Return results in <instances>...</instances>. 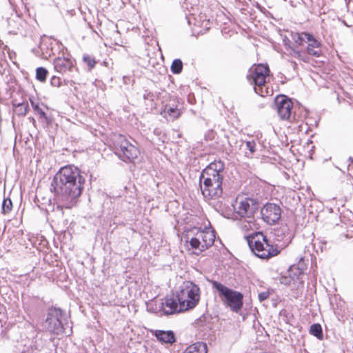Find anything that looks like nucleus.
<instances>
[{
  "label": "nucleus",
  "mask_w": 353,
  "mask_h": 353,
  "mask_svg": "<svg viewBox=\"0 0 353 353\" xmlns=\"http://www.w3.org/2000/svg\"><path fill=\"white\" fill-rule=\"evenodd\" d=\"M84 183L85 178L77 167L68 165L61 168L51 182L50 191L54 193L57 203L56 208L52 210L62 216L63 208L70 209L75 205Z\"/></svg>",
  "instance_id": "1"
},
{
  "label": "nucleus",
  "mask_w": 353,
  "mask_h": 353,
  "mask_svg": "<svg viewBox=\"0 0 353 353\" xmlns=\"http://www.w3.org/2000/svg\"><path fill=\"white\" fill-rule=\"evenodd\" d=\"M246 239L252 252L259 258L268 259L279 253V250L274 248L261 232H254L248 236Z\"/></svg>",
  "instance_id": "2"
},
{
  "label": "nucleus",
  "mask_w": 353,
  "mask_h": 353,
  "mask_svg": "<svg viewBox=\"0 0 353 353\" xmlns=\"http://www.w3.org/2000/svg\"><path fill=\"white\" fill-rule=\"evenodd\" d=\"M176 297L181 305V310L185 311L192 309L198 304L200 299V289L192 281H185L179 287Z\"/></svg>",
  "instance_id": "3"
},
{
  "label": "nucleus",
  "mask_w": 353,
  "mask_h": 353,
  "mask_svg": "<svg viewBox=\"0 0 353 353\" xmlns=\"http://www.w3.org/2000/svg\"><path fill=\"white\" fill-rule=\"evenodd\" d=\"M211 284L232 312H238L243 307V295L241 292L229 288L216 281H212Z\"/></svg>",
  "instance_id": "4"
},
{
  "label": "nucleus",
  "mask_w": 353,
  "mask_h": 353,
  "mask_svg": "<svg viewBox=\"0 0 353 353\" xmlns=\"http://www.w3.org/2000/svg\"><path fill=\"white\" fill-rule=\"evenodd\" d=\"M270 69L268 65L259 64L250 70L248 76L249 81L254 85V92L261 97H265L270 92L266 86V78Z\"/></svg>",
  "instance_id": "5"
},
{
  "label": "nucleus",
  "mask_w": 353,
  "mask_h": 353,
  "mask_svg": "<svg viewBox=\"0 0 353 353\" xmlns=\"http://www.w3.org/2000/svg\"><path fill=\"white\" fill-rule=\"evenodd\" d=\"M115 154L125 163H134L140 151L137 146L131 143L125 137L119 135L114 143Z\"/></svg>",
  "instance_id": "6"
},
{
  "label": "nucleus",
  "mask_w": 353,
  "mask_h": 353,
  "mask_svg": "<svg viewBox=\"0 0 353 353\" xmlns=\"http://www.w3.org/2000/svg\"><path fill=\"white\" fill-rule=\"evenodd\" d=\"M64 320V313L60 308L51 307L48 310L44 327L51 334H63L65 330Z\"/></svg>",
  "instance_id": "7"
},
{
  "label": "nucleus",
  "mask_w": 353,
  "mask_h": 353,
  "mask_svg": "<svg viewBox=\"0 0 353 353\" xmlns=\"http://www.w3.org/2000/svg\"><path fill=\"white\" fill-rule=\"evenodd\" d=\"M238 206L234 208L235 213L241 218H243L248 223L254 221V214L259 209V203L254 199L245 198L237 203Z\"/></svg>",
  "instance_id": "8"
},
{
  "label": "nucleus",
  "mask_w": 353,
  "mask_h": 353,
  "mask_svg": "<svg viewBox=\"0 0 353 353\" xmlns=\"http://www.w3.org/2000/svg\"><path fill=\"white\" fill-rule=\"evenodd\" d=\"M224 163L221 160H215L211 162L205 169H203L199 176V182L202 183L203 179H211L212 181H221L223 182L224 170Z\"/></svg>",
  "instance_id": "9"
},
{
  "label": "nucleus",
  "mask_w": 353,
  "mask_h": 353,
  "mask_svg": "<svg viewBox=\"0 0 353 353\" xmlns=\"http://www.w3.org/2000/svg\"><path fill=\"white\" fill-rule=\"evenodd\" d=\"M54 70L62 74H68L71 78L79 76V70L75 61L68 57H57L53 61Z\"/></svg>",
  "instance_id": "10"
},
{
  "label": "nucleus",
  "mask_w": 353,
  "mask_h": 353,
  "mask_svg": "<svg viewBox=\"0 0 353 353\" xmlns=\"http://www.w3.org/2000/svg\"><path fill=\"white\" fill-rule=\"evenodd\" d=\"M223 182L221 181H212L211 179H203L199 182L201 191L203 196L209 199H215L221 196L223 193Z\"/></svg>",
  "instance_id": "11"
},
{
  "label": "nucleus",
  "mask_w": 353,
  "mask_h": 353,
  "mask_svg": "<svg viewBox=\"0 0 353 353\" xmlns=\"http://www.w3.org/2000/svg\"><path fill=\"white\" fill-rule=\"evenodd\" d=\"M275 104L278 114L282 120L292 121L295 119L292 114L293 102L285 96L277 97L275 99Z\"/></svg>",
  "instance_id": "12"
},
{
  "label": "nucleus",
  "mask_w": 353,
  "mask_h": 353,
  "mask_svg": "<svg viewBox=\"0 0 353 353\" xmlns=\"http://www.w3.org/2000/svg\"><path fill=\"white\" fill-rule=\"evenodd\" d=\"M262 219L270 225L276 223L281 216V209L279 205L268 203L261 210Z\"/></svg>",
  "instance_id": "13"
},
{
  "label": "nucleus",
  "mask_w": 353,
  "mask_h": 353,
  "mask_svg": "<svg viewBox=\"0 0 353 353\" xmlns=\"http://www.w3.org/2000/svg\"><path fill=\"white\" fill-rule=\"evenodd\" d=\"M161 310L166 316L185 311L184 310H181V305H179L177 299H175L173 296H167L165 298L164 301L161 303Z\"/></svg>",
  "instance_id": "14"
},
{
  "label": "nucleus",
  "mask_w": 353,
  "mask_h": 353,
  "mask_svg": "<svg viewBox=\"0 0 353 353\" xmlns=\"http://www.w3.org/2000/svg\"><path fill=\"white\" fill-rule=\"evenodd\" d=\"M305 43L307 44V53L309 55L319 57L322 53V43L320 40L317 39L312 34L308 33L305 34Z\"/></svg>",
  "instance_id": "15"
},
{
  "label": "nucleus",
  "mask_w": 353,
  "mask_h": 353,
  "mask_svg": "<svg viewBox=\"0 0 353 353\" xmlns=\"http://www.w3.org/2000/svg\"><path fill=\"white\" fill-rule=\"evenodd\" d=\"M195 236L197 237L199 241H201V250H205L208 249L214 244L215 240V232L214 230L210 229H205L203 230H196Z\"/></svg>",
  "instance_id": "16"
},
{
  "label": "nucleus",
  "mask_w": 353,
  "mask_h": 353,
  "mask_svg": "<svg viewBox=\"0 0 353 353\" xmlns=\"http://www.w3.org/2000/svg\"><path fill=\"white\" fill-rule=\"evenodd\" d=\"M150 332L162 343L173 344L176 342L175 334L172 330H150Z\"/></svg>",
  "instance_id": "17"
},
{
  "label": "nucleus",
  "mask_w": 353,
  "mask_h": 353,
  "mask_svg": "<svg viewBox=\"0 0 353 353\" xmlns=\"http://www.w3.org/2000/svg\"><path fill=\"white\" fill-rule=\"evenodd\" d=\"M30 101L35 114L38 115L39 119L45 120L46 122L48 124L50 122V120L47 117V114L43 109H48V107H46L43 103H40L38 99L34 97L30 98Z\"/></svg>",
  "instance_id": "18"
},
{
  "label": "nucleus",
  "mask_w": 353,
  "mask_h": 353,
  "mask_svg": "<svg viewBox=\"0 0 353 353\" xmlns=\"http://www.w3.org/2000/svg\"><path fill=\"white\" fill-rule=\"evenodd\" d=\"M181 110L174 105L167 104L164 106L161 114L167 119L174 121L181 115Z\"/></svg>",
  "instance_id": "19"
},
{
  "label": "nucleus",
  "mask_w": 353,
  "mask_h": 353,
  "mask_svg": "<svg viewBox=\"0 0 353 353\" xmlns=\"http://www.w3.org/2000/svg\"><path fill=\"white\" fill-rule=\"evenodd\" d=\"M12 104L15 114L19 117H24L29 110L28 103L27 102L23 101L17 103L16 100H13Z\"/></svg>",
  "instance_id": "20"
},
{
  "label": "nucleus",
  "mask_w": 353,
  "mask_h": 353,
  "mask_svg": "<svg viewBox=\"0 0 353 353\" xmlns=\"http://www.w3.org/2000/svg\"><path fill=\"white\" fill-rule=\"evenodd\" d=\"M286 49L288 51V53L290 56L299 59L300 60H302L303 61H307V56L305 54V51L303 50H299L296 48L292 46L290 44H285Z\"/></svg>",
  "instance_id": "21"
},
{
  "label": "nucleus",
  "mask_w": 353,
  "mask_h": 353,
  "mask_svg": "<svg viewBox=\"0 0 353 353\" xmlns=\"http://www.w3.org/2000/svg\"><path fill=\"white\" fill-rule=\"evenodd\" d=\"M184 353H207V345L204 343L197 342L188 347Z\"/></svg>",
  "instance_id": "22"
},
{
  "label": "nucleus",
  "mask_w": 353,
  "mask_h": 353,
  "mask_svg": "<svg viewBox=\"0 0 353 353\" xmlns=\"http://www.w3.org/2000/svg\"><path fill=\"white\" fill-rule=\"evenodd\" d=\"M205 16H199V19L196 18L194 15L187 17L188 23L189 25H191L192 23L194 24L195 26L201 27L205 23L204 26L206 29H208L209 28L207 27V26L209 23V20H206L205 19H203Z\"/></svg>",
  "instance_id": "23"
},
{
  "label": "nucleus",
  "mask_w": 353,
  "mask_h": 353,
  "mask_svg": "<svg viewBox=\"0 0 353 353\" xmlns=\"http://www.w3.org/2000/svg\"><path fill=\"white\" fill-rule=\"evenodd\" d=\"M32 352L47 353V350L45 347V341L42 339L37 338L32 342Z\"/></svg>",
  "instance_id": "24"
},
{
  "label": "nucleus",
  "mask_w": 353,
  "mask_h": 353,
  "mask_svg": "<svg viewBox=\"0 0 353 353\" xmlns=\"http://www.w3.org/2000/svg\"><path fill=\"white\" fill-rule=\"evenodd\" d=\"M308 32H292L291 33V37L294 43L297 44L298 46H303L305 43V34H307Z\"/></svg>",
  "instance_id": "25"
},
{
  "label": "nucleus",
  "mask_w": 353,
  "mask_h": 353,
  "mask_svg": "<svg viewBox=\"0 0 353 353\" xmlns=\"http://www.w3.org/2000/svg\"><path fill=\"white\" fill-rule=\"evenodd\" d=\"M310 333L319 340H322L323 339L322 327L319 323L312 324L310 328Z\"/></svg>",
  "instance_id": "26"
},
{
  "label": "nucleus",
  "mask_w": 353,
  "mask_h": 353,
  "mask_svg": "<svg viewBox=\"0 0 353 353\" xmlns=\"http://www.w3.org/2000/svg\"><path fill=\"white\" fill-rule=\"evenodd\" d=\"M188 239L189 238L188 237L187 241H189L191 248L198 251L195 252L196 254H199L204 251L201 250L202 248L201 241H199L196 236L191 237L189 240Z\"/></svg>",
  "instance_id": "27"
},
{
  "label": "nucleus",
  "mask_w": 353,
  "mask_h": 353,
  "mask_svg": "<svg viewBox=\"0 0 353 353\" xmlns=\"http://www.w3.org/2000/svg\"><path fill=\"white\" fill-rule=\"evenodd\" d=\"M171 71L173 74H178L182 72L183 62L179 59H176L172 61L170 67Z\"/></svg>",
  "instance_id": "28"
},
{
  "label": "nucleus",
  "mask_w": 353,
  "mask_h": 353,
  "mask_svg": "<svg viewBox=\"0 0 353 353\" xmlns=\"http://www.w3.org/2000/svg\"><path fill=\"white\" fill-rule=\"evenodd\" d=\"M285 232H286V229H276V230H274V234L276 237V241H281L285 238H286L285 239L284 243H288V241L290 239V236L288 234H287L288 236H286L285 234Z\"/></svg>",
  "instance_id": "29"
},
{
  "label": "nucleus",
  "mask_w": 353,
  "mask_h": 353,
  "mask_svg": "<svg viewBox=\"0 0 353 353\" xmlns=\"http://www.w3.org/2000/svg\"><path fill=\"white\" fill-rule=\"evenodd\" d=\"M48 70L43 67H39L36 70V79L41 81L44 82L48 75Z\"/></svg>",
  "instance_id": "30"
},
{
  "label": "nucleus",
  "mask_w": 353,
  "mask_h": 353,
  "mask_svg": "<svg viewBox=\"0 0 353 353\" xmlns=\"http://www.w3.org/2000/svg\"><path fill=\"white\" fill-rule=\"evenodd\" d=\"M12 208V202L10 198L4 199L2 203V213L8 214Z\"/></svg>",
  "instance_id": "31"
},
{
  "label": "nucleus",
  "mask_w": 353,
  "mask_h": 353,
  "mask_svg": "<svg viewBox=\"0 0 353 353\" xmlns=\"http://www.w3.org/2000/svg\"><path fill=\"white\" fill-rule=\"evenodd\" d=\"M83 61L85 63H86L89 68V70H92L94 68L97 61L94 59V57L89 55V54H85L83 57Z\"/></svg>",
  "instance_id": "32"
},
{
  "label": "nucleus",
  "mask_w": 353,
  "mask_h": 353,
  "mask_svg": "<svg viewBox=\"0 0 353 353\" xmlns=\"http://www.w3.org/2000/svg\"><path fill=\"white\" fill-rule=\"evenodd\" d=\"M288 274L292 280H295L299 279L301 272L299 268L292 266L288 270Z\"/></svg>",
  "instance_id": "33"
},
{
  "label": "nucleus",
  "mask_w": 353,
  "mask_h": 353,
  "mask_svg": "<svg viewBox=\"0 0 353 353\" xmlns=\"http://www.w3.org/2000/svg\"><path fill=\"white\" fill-rule=\"evenodd\" d=\"M246 149L250 152V154H253L255 151L256 143L254 140L248 141L245 143Z\"/></svg>",
  "instance_id": "34"
},
{
  "label": "nucleus",
  "mask_w": 353,
  "mask_h": 353,
  "mask_svg": "<svg viewBox=\"0 0 353 353\" xmlns=\"http://www.w3.org/2000/svg\"><path fill=\"white\" fill-rule=\"evenodd\" d=\"M50 85L54 87H60L62 84L61 79L55 75L52 76L50 79Z\"/></svg>",
  "instance_id": "35"
},
{
  "label": "nucleus",
  "mask_w": 353,
  "mask_h": 353,
  "mask_svg": "<svg viewBox=\"0 0 353 353\" xmlns=\"http://www.w3.org/2000/svg\"><path fill=\"white\" fill-rule=\"evenodd\" d=\"M270 295L269 291L261 292L259 294L258 298L260 302H263L266 300Z\"/></svg>",
  "instance_id": "36"
},
{
  "label": "nucleus",
  "mask_w": 353,
  "mask_h": 353,
  "mask_svg": "<svg viewBox=\"0 0 353 353\" xmlns=\"http://www.w3.org/2000/svg\"><path fill=\"white\" fill-rule=\"evenodd\" d=\"M143 99L145 100H150L152 101L154 99V94L150 91L145 90V93L143 94Z\"/></svg>",
  "instance_id": "37"
},
{
  "label": "nucleus",
  "mask_w": 353,
  "mask_h": 353,
  "mask_svg": "<svg viewBox=\"0 0 353 353\" xmlns=\"http://www.w3.org/2000/svg\"><path fill=\"white\" fill-rule=\"evenodd\" d=\"M291 281H292V279L290 277V276H283L280 279L281 283H282L285 285H290L291 283Z\"/></svg>",
  "instance_id": "38"
},
{
  "label": "nucleus",
  "mask_w": 353,
  "mask_h": 353,
  "mask_svg": "<svg viewBox=\"0 0 353 353\" xmlns=\"http://www.w3.org/2000/svg\"><path fill=\"white\" fill-rule=\"evenodd\" d=\"M205 317L204 316L200 317L199 319L196 320V323L199 326H203V323L205 321Z\"/></svg>",
  "instance_id": "39"
},
{
  "label": "nucleus",
  "mask_w": 353,
  "mask_h": 353,
  "mask_svg": "<svg viewBox=\"0 0 353 353\" xmlns=\"http://www.w3.org/2000/svg\"><path fill=\"white\" fill-rule=\"evenodd\" d=\"M70 80H69V83L68 85H70V86H74L75 84H76V82L74 81V79H76L77 77L76 78H71L70 76Z\"/></svg>",
  "instance_id": "40"
},
{
  "label": "nucleus",
  "mask_w": 353,
  "mask_h": 353,
  "mask_svg": "<svg viewBox=\"0 0 353 353\" xmlns=\"http://www.w3.org/2000/svg\"><path fill=\"white\" fill-rule=\"evenodd\" d=\"M70 77L63 80V84L68 85L69 83Z\"/></svg>",
  "instance_id": "41"
},
{
  "label": "nucleus",
  "mask_w": 353,
  "mask_h": 353,
  "mask_svg": "<svg viewBox=\"0 0 353 353\" xmlns=\"http://www.w3.org/2000/svg\"><path fill=\"white\" fill-rule=\"evenodd\" d=\"M30 119L31 120V122H32V124H33L34 125H36V121H35V119H34L33 117H32V118H30Z\"/></svg>",
  "instance_id": "42"
},
{
  "label": "nucleus",
  "mask_w": 353,
  "mask_h": 353,
  "mask_svg": "<svg viewBox=\"0 0 353 353\" xmlns=\"http://www.w3.org/2000/svg\"><path fill=\"white\" fill-rule=\"evenodd\" d=\"M343 23H344V24H345V26H347V23H345V21H343Z\"/></svg>",
  "instance_id": "43"
}]
</instances>
